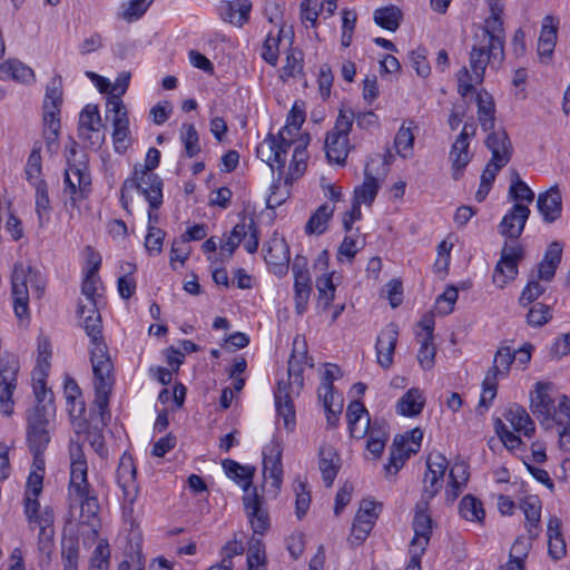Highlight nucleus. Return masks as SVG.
I'll use <instances>...</instances> for the list:
<instances>
[{
    "label": "nucleus",
    "instance_id": "1",
    "mask_svg": "<svg viewBox=\"0 0 570 570\" xmlns=\"http://www.w3.org/2000/svg\"><path fill=\"white\" fill-rule=\"evenodd\" d=\"M78 316L82 320V326L90 337L91 350L90 361L95 377V405L99 411L101 421L105 422L106 416L110 417L109 413V396L114 383L112 379V363L108 354V348L101 335V318L99 311L95 304L85 305L79 303Z\"/></svg>",
    "mask_w": 570,
    "mask_h": 570
},
{
    "label": "nucleus",
    "instance_id": "2",
    "mask_svg": "<svg viewBox=\"0 0 570 570\" xmlns=\"http://www.w3.org/2000/svg\"><path fill=\"white\" fill-rule=\"evenodd\" d=\"M70 453V480L68 485V495L71 502L80 505L79 522L88 525L94 535H98L100 527L98 498L88 482V464L79 443H71Z\"/></svg>",
    "mask_w": 570,
    "mask_h": 570
},
{
    "label": "nucleus",
    "instance_id": "3",
    "mask_svg": "<svg viewBox=\"0 0 570 570\" xmlns=\"http://www.w3.org/2000/svg\"><path fill=\"white\" fill-rule=\"evenodd\" d=\"M285 131H289V129L285 127L277 135L268 134L257 147V156L271 167L272 171L277 170L267 197V207L269 208H276L284 204L291 194V186L285 183L284 187L281 186L287 154L292 147V142L284 137Z\"/></svg>",
    "mask_w": 570,
    "mask_h": 570
},
{
    "label": "nucleus",
    "instance_id": "4",
    "mask_svg": "<svg viewBox=\"0 0 570 570\" xmlns=\"http://www.w3.org/2000/svg\"><path fill=\"white\" fill-rule=\"evenodd\" d=\"M474 43L470 51L469 65L470 70L466 67L461 68L458 73V92L462 97H466L474 90V83L480 85L484 80V73L488 65L494 62L501 63L504 59V48H494L493 43L479 40L473 37Z\"/></svg>",
    "mask_w": 570,
    "mask_h": 570
},
{
    "label": "nucleus",
    "instance_id": "5",
    "mask_svg": "<svg viewBox=\"0 0 570 570\" xmlns=\"http://www.w3.org/2000/svg\"><path fill=\"white\" fill-rule=\"evenodd\" d=\"M43 475L38 471H31L26 483L23 511L29 527L39 528V543L46 544L53 535L55 514L49 507L40 510L38 497L42 492Z\"/></svg>",
    "mask_w": 570,
    "mask_h": 570
},
{
    "label": "nucleus",
    "instance_id": "6",
    "mask_svg": "<svg viewBox=\"0 0 570 570\" xmlns=\"http://www.w3.org/2000/svg\"><path fill=\"white\" fill-rule=\"evenodd\" d=\"M163 180L160 177L149 170H141V165L134 167L131 177L124 180L120 188V204L128 213L130 212V198L127 193L137 189L145 197L150 207H160L163 204Z\"/></svg>",
    "mask_w": 570,
    "mask_h": 570
},
{
    "label": "nucleus",
    "instance_id": "7",
    "mask_svg": "<svg viewBox=\"0 0 570 570\" xmlns=\"http://www.w3.org/2000/svg\"><path fill=\"white\" fill-rule=\"evenodd\" d=\"M29 286L41 297L45 289V282L41 273L31 266L16 264L11 276V293L13 298V311L18 318L28 315Z\"/></svg>",
    "mask_w": 570,
    "mask_h": 570
},
{
    "label": "nucleus",
    "instance_id": "8",
    "mask_svg": "<svg viewBox=\"0 0 570 570\" xmlns=\"http://www.w3.org/2000/svg\"><path fill=\"white\" fill-rule=\"evenodd\" d=\"M65 206L71 212L79 210V203L91 193V177L85 164L69 165L65 170Z\"/></svg>",
    "mask_w": 570,
    "mask_h": 570
},
{
    "label": "nucleus",
    "instance_id": "9",
    "mask_svg": "<svg viewBox=\"0 0 570 570\" xmlns=\"http://www.w3.org/2000/svg\"><path fill=\"white\" fill-rule=\"evenodd\" d=\"M27 444L30 452H45L50 442L51 422L46 405H37L27 417Z\"/></svg>",
    "mask_w": 570,
    "mask_h": 570
},
{
    "label": "nucleus",
    "instance_id": "10",
    "mask_svg": "<svg viewBox=\"0 0 570 570\" xmlns=\"http://www.w3.org/2000/svg\"><path fill=\"white\" fill-rule=\"evenodd\" d=\"M20 364L17 356L6 354L0 358V410L6 416L13 413V392L17 389Z\"/></svg>",
    "mask_w": 570,
    "mask_h": 570
},
{
    "label": "nucleus",
    "instance_id": "11",
    "mask_svg": "<svg viewBox=\"0 0 570 570\" xmlns=\"http://www.w3.org/2000/svg\"><path fill=\"white\" fill-rule=\"evenodd\" d=\"M524 258V247L519 243L503 244L501 256L493 272V283L504 288L507 284L517 278L519 263Z\"/></svg>",
    "mask_w": 570,
    "mask_h": 570
},
{
    "label": "nucleus",
    "instance_id": "12",
    "mask_svg": "<svg viewBox=\"0 0 570 570\" xmlns=\"http://www.w3.org/2000/svg\"><path fill=\"white\" fill-rule=\"evenodd\" d=\"M490 14L474 38L494 45L495 50L504 48L505 31L503 27L504 3L502 0H487Z\"/></svg>",
    "mask_w": 570,
    "mask_h": 570
},
{
    "label": "nucleus",
    "instance_id": "13",
    "mask_svg": "<svg viewBox=\"0 0 570 570\" xmlns=\"http://www.w3.org/2000/svg\"><path fill=\"white\" fill-rule=\"evenodd\" d=\"M78 135L90 147H100L105 140L102 121L97 105H87L79 115Z\"/></svg>",
    "mask_w": 570,
    "mask_h": 570
},
{
    "label": "nucleus",
    "instance_id": "14",
    "mask_svg": "<svg viewBox=\"0 0 570 570\" xmlns=\"http://www.w3.org/2000/svg\"><path fill=\"white\" fill-rule=\"evenodd\" d=\"M292 272L294 276L295 311L297 314L302 315L307 308L313 291L307 259L304 256H296L292 266Z\"/></svg>",
    "mask_w": 570,
    "mask_h": 570
},
{
    "label": "nucleus",
    "instance_id": "15",
    "mask_svg": "<svg viewBox=\"0 0 570 570\" xmlns=\"http://www.w3.org/2000/svg\"><path fill=\"white\" fill-rule=\"evenodd\" d=\"M446 469L448 460L443 454L439 452L429 454L421 500H426V503H430V501L438 494L442 488Z\"/></svg>",
    "mask_w": 570,
    "mask_h": 570
},
{
    "label": "nucleus",
    "instance_id": "16",
    "mask_svg": "<svg viewBox=\"0 0 570 570\" xmlns=\"http://www.w3.org/2000/svg\"><path fill=\"white\" fill-rule=\"evenodd\" d=\"M380 508L381 507L374 501H362L354 518L351 535L348 538L351 544L360 546L366 540L379 517L377 510Z\"/></svg>",
    "mask_w": 570,
    "mask_h": 570
},
{
    "label": "nucleus",
    "instance_id": "17",
    "mask_svg": "<svg viewBox=\"0 0 570 570\" xmlns=\"http://www.w3.org/2000/svg\"><path fill=\"white\" fill-rule=\"evenodd\" d=\"M549 390L550 384L538 382L530 403L532 413L546 428H551L557 416L554 400L550 396Z\"/></svg>",
    "mask_w": 570,
    "mask_h": 570
},
{
    "label": "nucleus",
    "instance_id": "18",
    "mask_svg": "<svg viewBox=\"0 0 570 570\" xmlns=\"http://www.w3.org/2000/svg\"><path fill=\"white\" fill-rule=\"evenodd\" d=\"M136 474L137 470L132 456L124 453L117 468V482L122 490L124 500L130 505L135 503L138 497Z\"/></svg>",
    "mask_w": 570,
    "mask_h": 570
},
{
    "label": "nucleus",
    "instance_id": "19",
    "mask_svg": "<svg viewBox=\"0 0 570 570\" xmlns=\"http://www.w3.org/2000/svg\"><path fill=\"white\" fill-rule=\"evenodd\" d=\"M243 502L254 533L264 534L268 530L271 521L268 512L263 508L264 499L257 493L256 488L244 495Z\"/></svg>",
    "mask_w": 570,
    "mask_h": 570
},
{
    "label": "nucleus",
    "instance_id": "20",
    "mask_svg": "<svg viewBox=\"0 0 570 570\" xmlns=\"http://www.w3.org/2000/svg\"><path fill=\"white\" fill-rule=\"evenodd\" d=\"M263 476L265 485H268V480H271L269 485L277 494L283 482V465L281 450L276 443L263 450Z\"/></svg>",
    "mask_w": 570,
    "mask_h": 570
},
{
    "label": "nucleus",
    "instance_id": "21",
    "mask_svg": "<svg viewBox=\"0 0 570 570\" xmlns=\"http://www.w3.org/2000/svg\"><path fill=\"white\" fill-rule=\"evenodd\" d=\"M530 216V209L528 206L517 203L511 209L503 216L499 232L502 236L511 239H518L525 226V223Z\"/></svg>",
    "mask_w": 570,
    "mask_h": 570
},
{
    "label": "nucleus",
    "instance_id": "22",
    "mask_svg": "<svg viewBox=\"0 0 570 570\" xmlns=\"http://www.w3.org/2000/svg\"><path fill=\"white\" fill-rule=\"evenodd\" d=\"M399 337V327L394 323L387 324L379 334L376 340L377 363L383 368H389L393 364V354Z\"/></svg>",
    "mask_w": 570,
    "mask_h": 570
},
{
    "label": "nucleus",
    "instance_id": "23",
    "mask_svg": "<svg viewBox=\"0 0 570 570\" xmlns=\"http://www.w3.org/2000/svg\"><path fill=\"white\" fill-rule=\"evenodd\" d=\"M269 271L282 277L287 274L289 265V248L285 239H273L264 256Z\"/></svg>",
    "mask_w": 570,
    "mask_h": 570
},
{
    "label": "nucleus",
    "instance_id": "24",
    "mask_svg": "<svg viewBox=\"0 0 570 570\" xmlns=\"http://www.w3.org/2000/svg\"><path fill=\"white\" fill-rule=\"evenodd\" d=\"M537 207L546 223L556 222L562 213V197L559 187L552 186L537 198Z\"/></svg>",
    "mask_w": 570,
    "mask_h": 570
},
{
    "label": "nucleus",
    "instance_id": "25",
    "mask_svg": "<svg viewBox=\"0 0 570 570\" xmlns=\"http://www.w3.org/2000/svg\"><path fill=\"white\" fill-rule=\"evenodd\" d=\"M485 145L492 154L490 161L498 163L499 167H504L510 161L512 145L505 130L490 132Z\"/></svg>",
    "mask_w": 570,
    "mask_h": 570
},
{
    "label": "nucleus",
    "instance_id": "26",
    "mask_svg": "<svg viewBox=\"0 0 570 570\" xmlns=\"http://www.w3.org/2000/svg\"><path fill=\"white\" fill-rule=\"evenodd\" d=\"M318 469L326 488H331L341 469V458L334 446L323 444L318 451Z\"/></svg>",
    "mask_w": 570,
    "mask_h": 570
},
{
    "label": "nucleus",
    "instance_id": "27",
    "mask_svg": "<svg viewBox=\"0 0 570 570\" xmlns=\"http://www.w3.org/2000/svg\"><path fill=\"white\" fill-rule=\"evenodd\" d=\"M348 431L352 438L363 439L368 431L370 417L364 404L360 401H352L346 410Z\"/></svg>",
    "mask_w": 570,
    "mask_h": 570
},
{
    "label": "nucleus",
    "instance_id": "28",
    "mask_svg": "<svg viewBox=\"0 0 570 570\" xmlns=\"http://www.w3.org/2000/svg\"><path fill=\"white\" fill-rule=\"evenodd\" d=\"M504 419L511 424L512 429L525 438L531 439L535 433V424L527 410L513 403L508 406L503 414Z\"/></svg>",
    "mask_w": 570,
    "mask_h": 570
},
{
    "label": "nucleus",
    "instance_id": "29",
    "mask_svg": "<svg viewBox=\"0 0 570 570\" xmlns=\"http://www.w3.org/2000/svg\"><path fill=\"white\" fill-rule=\"evenodd\" d=\"M520 509L525 517V529L530 540L538 538L540 529L541 518V502L538 497H525L520 502Z\"/></svg>",
    "mask_w": 570,
    "mask_h": 570
},
{
    "label": "nucleus",
    "instance_id": "30",
    "mask_svg": "<svg viewBox=\"0 0 570 570\" xmlns=\"http://www.w3.org/2000/svg\"><path fill=\"white\" fill-rule=\"evenodd\" d=\"M62 104V78L56 75L47 85L43 100V117L59 118Z\"/></svg>",
    "mask_w": 570,
    "mask_h": 570
},
{
    "label": "nucleus",
    "instance_id": "31",
    "mask_svg": "<svg viewBox=\"0 0 570 570\" xmlns=\"http://www.w3.org/2000/svg\"><path fill=\"white\" fill-rule=\"evenodd\" d=\"M252 3L249 0L227 1L220 7V16L225 21L242 27L249 19Z\"/></svg>",
    "mask_w": 570,
    "mask_h": 570
},
{
    "label": "nucleus",
    "instance_id": "32",
    "mask_svg": "<svg viewBox=\"0 0 570 570\" xmlns=\"http://www.w3.org/2000/svg\"><path fill=\"white\" fill-rule=\"evenodd\" d=\"M428 509L429 503H426V500H420L416 503L412 527L414 531L413 538L430 542L432 535V518Z\"/></svg>",
    "mask_w": 570,
    "mask_h": 570
},
{
    "label": "nucleus",
    "instance_id": "33",
    "mask_svg": "<svg viewBox=\"0 0 570 570\" xmlns=\"http://www.w3.org/2000/svg\"><path fill=\"white\" fill-rule=\"evenodd\" d=\"M416 450L409 445L405 436H401L400 440L395 439L393 449L390 453V459L385 465L387 474H396L399 470L404 465L411 454L415 453Z\"/></svg>",
    "mask_w": 570,
    "mask_h": 570
},
{
    "label": "nucleus",
    "instance_id": "34",
    "mask_svg": "<svg viewBox=\"0 0 570 570\" xmlns=\"http://www.w3.org/2000/svg\"><path fill=\"white\" fill-rule=\"evenodd\" d=\"M275 404L278 415L284 420L285 428L292 431L295 426V410L286 384L278 383Z\"/></svg>",
    "mask_w": 570,
    "mask_h": 570
},
{
    "label": "nucleus",
    "instance_id": "35",
    "mask_svg": "<svg viewBox=\"0 0 570 570\" xmlns=\"http://www.w3.org/2000/svg\"><path fill=\"white\" fill-rule=\"evenodd\" d=\"M469 146V141L456 138L451 147L450 160L452 164V177L454 180H459L462 177L464 168L471 160Z\"/></svg>",
    "mask_w": 570,
    "mask_h": 570
},
{
    "label": "nucleus",
    "instance_id": "36",
    "mask_svg": "<svg viewBox=\"0 0 570 570\" xmlns=\"http://www.w3.org/2000/svg\"><path fill=\"white\" fill-rule=\"evenodd\" d=\"M548 552L554 560H560L566 556V542L561 533V521L553 517L548 522Z\"/></svg>",
    "mask_w": 570,
    "mask_h": 570
},
{
    "label": "nucleus",
    "instance_id": "37",
    "mask_svg": "<svg viewBox=\"0 0 570 570\" xmlns=\"http://www.w3.org/2000/svg\"><path fill=\"white\" fill-rule=\"evenodd\" d=\"M425 404L422 391L416 387L410 389L397 402V413L404 416L419 415Z\"/></svg>",
    "mask_w": 570,
    "mask_h": 570
},
{
    "label": "nucleus",
    "instance_id": "38",
    "mask_svg": "<svg viewBox=\"0 0 570 570\" xmlns=\"http://www.w3.org/2000/svg\"><path fill=\"white\" fill-rule=\"evenodd\" d=\"M334 206L328 204L321 205L308 218L305 225V233L307 235H322L326 232L328 222L333 217Z\"/></svg>",
    "mask_w": 570,
    "mask_h": 570
},
{
    "label": "nucleus",
    "instance_id": "39",
    "mask_svg": "<svg viewBox=\"0 0 570 570\" xmlns=\"http://www.w3.org/2000/svg\"><path fill=\"white\" fill-rule=\"evenodd\" d=\"M307 150L303 144H297L294 147L293 156L288 166V171L284 178V183L287 186H292L295 180L302 177L307 166Z\"/></svg>",
    "mask_w": 570,
    "mask_h": 570
},
{
    "label": "nucleus",
    "instance_id": "40",
    "mask_svg": "<svg viewBox=\"0 0 570 570\" xmlns=\"http://www.w3.org/2000/svg\"><path fill=\"white\" fill-rule=\"evenodd\" d=\"M351 149L348 138L334 137V135H326L325 153L330 163L344 165Z\"/></svg>",
    "mask_w": 570,
    "mask_h": 570
},
{
    "label": "nucleus",
    "instance_id": "41",
    "mask_svg": "<svg viewBox=\"0 0 570 570\" xmlns=\"http://www.w3.org/2000/svg\"><path fill=\"white\" fill-rule=\"evenodd\" d=\"M478 119L484 131L493 130L495 122V107L492 96L487 91L476 96Z\"/></svg>",
    "mask_w": 570,
    "mask_h": 570
},
{
    "label": "nucleus",
    "instance_id": "42",
    "mask_svg": "<svg viewBox=\"0 0 570 570\" xmlns=\"http://www.w3.org/2000/svg\"><path fill=\"white\" fill-rule=\"evenodd\" d=\"M379 189V181L373 175L370 174L367 164L364 170V181L362 185L355 187L353 200L357 204L370 206L374 202Z\"/></svg>",
    "mask_w": 570,
    "mask_h": 570
},
{
    "label": "nucleus",
    "instance_id": "43",
    "mask_svg": "<svg viewBox=\"0 0 570 570\" xmlns=\"http://www.w3.org/2000/svg\"><path fill=\"white\" fill-rule=\"evenodd\" d=\"M513 362V348L502 344L494 354L493 364L489 368L488 374H494L498 379L505 377L508 376Z\"/></svg>",
    "mask_w": 570,
    "mask_h": 570
},
{
    "label": "nucleus",
    "instance_id": "44",
    "mask_svg": "<svg viewBox=\"0 0 570 570\" xmlns=\"http://www.w3.org/2000/svg\"><path fill=\"white\" fill-rule=\"evenodd\" d=\"M460 515L471 522L482 523L485 518V511L481 500L472 494H466L462 498L459 504Z\"/></svg>",
    "mask_w": 570,
    "mask_h": 570
},
{
    "label": "nucleus",
    "instance_id": "45",
    "mask_svg": "<svg viewBox=\"0 0 570 570\" xmlns=\"http://www.w3.org/2000/svg\"><path fill=\"white\" fill-rule=\"evenodd\" d=\"M179 139L184 146V155L187 158H194L202 151L199 135L194 124L181 125Z\"/></svg>",
    "mask_w": 570,
    "mask_h": 570
},
{
    "label": "nucleus",
    "instance_id": "46",
    "mask_svg": "<svg viewBox=\"0 0 570 570\" xmlns=\"http://www.w3.org/2000/svg\"><path fill=\"white\" fill-rule=\"evenodd\" d=\"M0 78H12L22 82L35 80L33 70L19 60H11L0 66Z\"/></svg>",
    "mask_w": 570,
    "mask_h": 570
},
{
    "label": "nucleus",
    "instance_id": "47",
    "mask_svg": "<svg viewBox=\"0 0 570 570\" xmlns=\"http://www.w3.org/2000/svg\"><path fill=\"white\" fill-rule=\"evenodd\" d=\"M373 18L381 28L395 31L400 27L402 12L396 6H389L376 9Z\"/></svg>",
    "mask_w": 570,
    "mask_h": 570
},
{
    "label": "nucleus",
    "instance_id": "48",
    "mask_svg": "<svg viewBox=\"0 0 570 570\" xmlns=\"http://www.w3.org/2000/svg\"><path fill=\"white\" fill-rule=\"evenodd\" d=\"M33 186L36 188V213L38 216L39 225L43 226L49 220L51 208L48 195V186L45 180H37Z\"/></svg>",
    "mask_w": 570,
    "mask_h": 570
},
{
    "label": "nucleus",
    "instance_id": "49",
    "mask_svg": "<svg viewBox=\"0 0 570 570\" xmlns=\"http://www.w3.org/2000/svg\"><path fill=\"white\" fill-rule=\"evenodd\" d=\"M303 52L297 48H289L286 51L285 65L281 69V78L285 81L303 72Z\"/></svg>",
    "mask_w": 570,
    "mask_h": 570
},
{
    "label": "nucleus",
    "instance_id": "50",
    "mask_svg": "<svg viewBox=\"0 0 570 570\" xmlns=\"http://www.w3.org/2000/svg\"><path fill=\"white\" fill-rule=\"evenodd\" d=\"M100 264H101V258H96L94 262V266L88 269L86 277L82 282L81 292L86 296V299L88 302L86 305H89V306L91 305V303L95 304V306H97L96 297H97L98 278L96 277V274L98 273V271L100 268Z\"/></svg>",
    "mask_w": 570,
    "mask_h": 570
},
{
    "label": "nucleus",
    "instance_id": "51",
    "mask_svg": "<svg viewBox=\"0 0 570 570\" xmlns=\"http://www.w3.org/2000/svg\"><path fill=\"white\" fill-rule=\"evenodd\" d=\"M60 118L43 117V139L47 150L56 154L59 149Z\"/></svg>",
    "mask_w": 570,
    "mask_h": 570
},
{
    "label": "nucleus",
    "instance_id": "52",
    "mask_svg": "<svg viewBox=\"0 0 570 570\" xmlns=\"http://www.w3.org/2000/svg\"><path fill=\"white\" fill-rule=\"evenodd\" d=\"M65 397L71 406L70 414L81 415L85 412V403L81 400V391L73 379H67L63 386Z\"/></svg>",
    "mask_w": 570,
    "mask_h": 570
},
{
    "label": "nucleus",
    "instance_id": "53",
    "mask_svg": "<svg viewBox=\"0 0 570 570\" xmlns=\"http://www.w3.org/2000/svg\"><path fill=\"white\" fill-rule=\"evenodd\" d=\"M79 543L76 539L69 538L61 544V562L63 570H78Z\"/></svg>",
    "mask_w": 570,
    "mask_h": 570
},
{
    "label": "nucleus",
    "instance_id": "54",
    "mask_svg": "<svg viewBox=\"0 0 570 570\" xmlns=\"http://www.w3.org/2000/svg\"><path fill=\"white\" fill-rule=\"evenodd\" d=\"M414 134L412 127L404 124L400 127L394 139L396 153L402 158H407L413 153Z\"/></svg>",
    "mask_w": 570,
    "mask_h": 570
},
{
    "label": "nucleus",
    "instance_id": "55",
    "mask_svg": "<svg viewBox=\"0 0 570 570\" xmlns=\"http://www.w3.org/2000/svg\"><path fill=\"white\" fill-rule=\"evenodd\" d=\"M355 119V112L352 109L341 108L334 125V128L327 135L334 137L348 138Z\"/></svg>",
    "mask_w": 570,
    "mask_h": 570
},
{
    "label": "nucleus",
    "instance_id": "56",
    "mask_svg": "<svg viewBox=\"0 0 570 570\" xmlns=\"http://www.w3.org/2000/svg\"><path fill=\"white\" fill-rule=\"evenodd\" d=\"M41 145L39 142H36L33 145V148L27 159L26 164V177L30 184L37 183V180H42L40 178L42 165H41Z\"/></svg>",
    "mask_w": 570,
    "mask_h": 570
},
{
    "label": "nucleus",
    "instance_id": "57",
    "mask_svg": "<svg viewBox=\"0 0 570 570\" xmlns=\"http://www.w3.org/2000/svg\"><path fill=\"white\" fill-rule=\"evenodd\" d=\"M512 200L521 202L525 200L532 203L534 199V193L532 189L520 178L519 174L514 171L511 178V185L508 193Z\"/></svg>",
    "mask_w": 570,
    "mask_h": 570
},
{
    "label": "nucleus",
    "instance_id": "58",
    "mask_svg": "<svg viewBox=\"0 0 570 570\" xmlns=\"http://www.w3.org/2000/svg\"><path fill=\"white\" fill-rule=\"evenodd\" d=\"M154 0H127L122 4L121 18L127 22L140 19Z\"/></svg>",
    "mask_w": 570,
    "mask_h": 570
},
{
    "label": "nucleus",
    "instance_id": "59",
    "mask_svg": "<svg viewBox=\"0 0 570 570\" xmlns=\"http://www.w3.org/2000/svg\"><path fill=\"white\" fill-rule=\"evenodd\" d=\"M110 548L106 540H100L90 558L88 570H109Z\"/></svg>",
    "mask_w": 570,
    "mask_h": 570
},
{
    "label": "nucleus",
    "instance_id": "60",
    "mask_svg": "<svg viewBox=\"0 0 570 570\" xmlns=\"http://www.w3.org/2000/svg\"><path fill=\"white\" fill-rule=\"evenodd\" d=\"M316 288L318 292V299L324 302L327 307L335 298V285L333 283V274L325 273L316 278Z\"/></svg>",
    "mask_w": 570,
    "mask_h": 570
},
{
    "label": "nucleus",
    "instance_id": "61",
    "mask_svg": "<svg viewBox=\"0 0 570 570\" xmlns=\"http://www.w3.org/2000/svg\"><path fill=\"white\" fill-rule=\"evenodd\" d=\"M419 342L417 362L422 370L429 371L435 364L436 347L433 344V340L419 338Z\"/></svg>",
    "mask_w": 570,
    "mask_h": 570
},
{
    "label": "nucleus",
    "instance_id": "62",
    "mask_svg": "<svg viewBox=\"0 0 570 570\" xmlns=\"http://www.w3.org/2000/svg\"><path fill=\"white\" fill-rule=\"evenodd\" d=\"M429 541L419 540V538H412L409 546L410 560L405 570H422L421 559L425 553Z\"/></svg>",
    "mask_w": 570,
    "mask_h": 570
},
{
    "label": "nucleus",
    "instance_id": "63",
    "mask_svg": "<svg viewBox=\"0 0 570 570\" xmlns=\"http://www.w3.org/2000/svg\"><path fill=\"white\" fill-rule=\"evenodd\" d=\"M166 233L157 226H148V233L145 238V248L149 255H159L163 250V242Z\"/></svg>",
    "mask_w": 570,
    "mask_h": 570
},
{
    "label": "nucleus",
    "instance_id": "64",
    "mask_svg": "<svg viewBox=\"0 0 570 570\" xmlns=\"http://www.w3.org/2000/svg\"><path fill=\"white\" fill-rule=\"evenodd\" d=\"M554 422L559 425H563L562 431L559 433L561 438L570 435V399L567 395H562Z\"/></svg>",
    "mask_w": 570,
    "mask_h": 570
}]
</instances>
